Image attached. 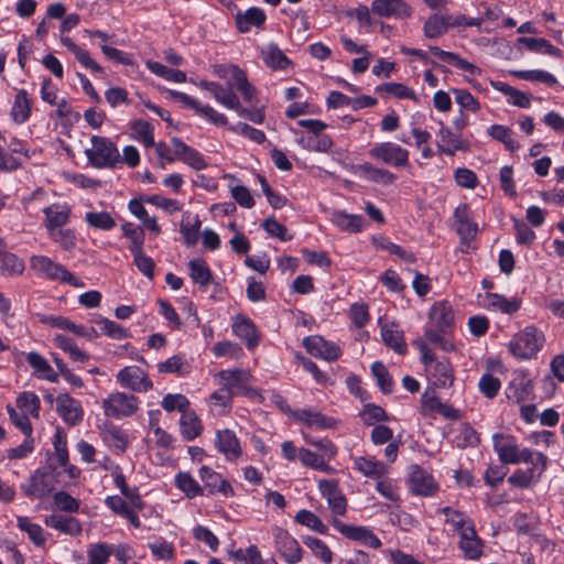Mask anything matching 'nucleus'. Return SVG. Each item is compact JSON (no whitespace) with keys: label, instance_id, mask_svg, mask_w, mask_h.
<instances>
[{"label":"nucleus","instance_id":"f257e3e1","mask_svg":"<svg viewBox=\"0 0 564 564\" xmlns=\"http://www.w3.org/2000/svg\"><path fill=\"white\" fill-rule=\"evenodd\" d=\"M414 345L421 352L422 361L427 367L434 386L438 388L451 387L454 381V375L448 360H436L426 341L422 338L414 340Z\"/></svg>","mask_w":564,"mask_h":564},{"label":"nucleus","instance_id":"f03ea898","mask_svg":"<svg viewBox=\"0 0 564 564\" xmlns=\"http://www.w3.org/2000/svg\"><path fill=\"white\" fill-rule=\"evenodd\" d=\"M544 344V335L533 326L517 333L509 343V351L518 359L527 360L535 357Z\"/></svg>","mask_w":564,"mask_h":564},{"label":"nucleus","instance_id":"7ed1b4c3","mask_svg":"<svg viewBox=\"0 0 564 564\" xmlns=\"http://www.w3.org/2000/svg\"><path fill=\"white\" fill-rule=\"evenodd\" d=\"M30 268L41 278L66 283L75 288L84 286V283L64 265L53 261L46 256H32L30 259Z\"/></svg>","mask_w":564,"mask_h":564},{"label":"nucleus","instance_id":"20e7f679","mask_svg":"<svg viewBox=\"0 0 564 564\" xmlns=\"http://www.w3.org/2000/svg\"><path fill=\"white\" fill-rule=\"evenodd\" d=\"M492 441L494 449L502 464L533 463L535 453L529 448L520 449L513 436L496 433Z\"/></svg>","mask_w":564,"mask_h":564},{"label":"nucleus","instance_id":"39448f33","mask_svg":"<svg viewBox=\"0 0 564 564\" xmlns=\"http://www.w3.org/2000/svg\"><path fill=\"white\" fill-rule=\"evenodd\" d=\"M88 162L97 169L115 167L120 163L118 148L109 139L94 135L91 148L85 151Z\"/></svg>","mask_w":564,"mask_h":564},{"label":"nucleus","instance_id":"423d86ee","mask_svg":"<svg viewBox=\"0 0 564 564\" xmlns=\"http://www.w3.org/2000/svg\"><path fill=\"white\" fill-rule=\"evenodd\" d=\"M139 405L138 397L120 391L112 392L102 400L105 416L113 420H122L134 415Z\"/></svg>","mask_w":564,"mask_h":564},{"label":"nucleus","instance_id":"0eeeda50","mask_svg":"<svg viewBox=\"0 0 564 564\" xmlns=\"http://www.w3.org/2000/svg\"><path fill=\"white\" fill-rule=\"evenodd\" d=\"M214 73L218 77L227 80V84L234 83L236 89L242 95L246 101H252L256 88L249 83L246 73L237 65H215Z\"/></svg>","mask_w":564,"mask_h":564},{"label":"nucleus","instance_id":"6e6552de","mask_svg":"<svg viewBox=\"0 0 564 564\" xmlns=\"http://www.w3.org/2000/svg\"><path fill=\"white\" fill-rule=\"evenodd\" d=\"M532 467L528 469H517L509 478L508 481L520 488H529L536 484L545 470L547 465V457L542 453H535L533 456Z\"/></svg>","mask_w":564,"mask_h":564},{"label":"nucleus","instance_id":"1a4fd4ad","mask_svg":"<svg viewBox=\"0 0 564 564\" xmlns=\"http://www.w3.org/2000/svg\"><path fill=\"white\" fill-rule=\"evenodd\" d=\"M369 155L384 164L405 166L409 163V151L393 142H382L369 150Z\"/></svg>","mask_w":564,"mask_h":564},{"label":"nucleus","instance_id":"9d476101","mask_svg":"<svg viewBox=\"0 0 564 564\" xmlns=\"http://www.w3.org/2000/svg\"><path fill=\"white\" fill-rule=\"evenodd\" d=\"M371 12L381 19L404 20L412 15L413 10L404 0H373Z\"/></svg>","mask_w":564,"mask_h":564},{"label":"nucleus","instance_id":"9b49d317","mask_svg":"<svg viewBox=\"0 0 564 564\" xmlns=\"http://www.w3.org/2000/svg\"><path fill=\"white\" fill-rule=\"evenodd\" d=\"M116 378L121 387L135 392H147L153 388V383L148 378V375L135 366L122 368Z\"/></svg>","mask_w":564,"mask_h":564},{"label":"nucleus","instance_id":"f8f14e48","mask_svg":"<svg viewBox=\"0 0 564 564\" xmlns=\"http://www.w3.org/2000/svg\"><path fill=\"white\" fill-rule=\"evenodd\" d=\"M333 525L349 540L357 541L371 549H379L382 545L380 539L366 527L346 524L337 519L333 520Z\"/></svg>","mask_w":564,"mask_h":564},{"label":"nucleus","instance_id":"ddd939ff","mask_svg":"<svg viewBox=\"0 0 564 564\" xmlns=\"http://www.w3.org/2000/svg\"><path fill=\"white\" fill-rule=\"evenodd\" d=\"M275 549L289 564L299 563L302 558V549L297 541L282 528L273 530Z\"/></svg>","mask_w":564,"mask_h":564},{"label":"nucleus","instance_id":"4468645a","mask_svg":"<svg viewBox=\"0 0 564 564\" xmlns=\"http://www.w3.org/2000/svg\"><path fill=\"white\" fill-rule=\"evenodd\" d=\"M218 384L224 387L232 397L248 389L251 376L243 369L221 370L216 376Z\"/></svg>","mask_w":564,"mask_h":564},{"label":"nucleus","instance_id":"2eb2a0df","mask_svg":"<svg viewBox=\"0 0 564 564\" xmlns=\"http://www.w3.org/2000/svg\"><path fill=\"white\" fill-rule=\"evenodd\" d=\"M56 411L63 421L69 426H76L84 419V410L78 400L68 393H61L56 397Z\"/></svg>","mask_w":564,"mask_h":564},{"label":"nucleus","instance_id":"dca6fc26","mask_svg":"<svg viewBox=\"0 0 564 564\" xmlns=\"http://www.w3.org/2000/svg\"><path fill=\"white\" fill-rule=\"evenodd\" d=\"M409 488L414 495L427 497L438 490V485L430 473L419 465H413L411 466Z\"/></svg>","mask_w":564,"mask_h":564},{"label":"nucleus","instance_id":"f3484780","mask_svg":"<svg viewBox=\"0 0 564 564\" xmlns=\"http://www.w3.org/2000/svg\"><path fill=\"white\" fill-rule=\"evenodd\" d=\"M303 346L310 355L327 361L338 359L341 354L340 348L336 344L327 341L318 335L305 337Z\"/></svg>","mask_w":564,"mask_h":564},{"label":"nucleus","instance_id":"a211bd4d","mask_svg":"<svg viewBox=\"0 0 564 564\" xmlns=\"http://www.w3.org/2000/svg\"><path fill=\"white\" fill-rule=\"evenodd\" d=\"M322 496L327 500L328 507L336 516H344L347 509V500L334 480L323 479L318 482Z\"/></svg>","mask_w":564,"mask_h":564},{"label":"nucleus","instance_id":"6ab92c4d","mask_svg":"<svg viewBox=\"0 0 564 564\" xmlns=\"http://www.w3.org/2000/svg\"><path fill=\"white\" fill-rule=\"evenodd\" d=\"M458 547L467 560L477 561L484 554V542L477 535L475 525H468L460 532Z\"/></svg>","mask_w":564,"mask_h":564},{"label":"nucleus","instance_id":"aec40b11","mask_svg":"<svg viewBox=\"0 0 564 564\" xmlns=\"http://www.w3.org/2000/svg\"><path fill=\"white\" fill-rule=\"evenodd\" d=\"M454 228L462 240H471L477 236L478 226L473 220L467 204H462L456 207L454 213Z\"/></svg>","mask_w":564,"mask_h":564},{"label":"nucleus","instance_id":"412c9836","mask_svg":"<svg viewBox=\"0 0 564 564\" xmlns=\"http://www.w3.org/2000/svg\"><path fill=\"white\" fill-rule=\"evenodd\" d=\"M199 477L210 495L221 494L225 497L234 496V488L223 476L207 466L199 469Z\"/></svg>","mask_w":564,"mask_h":564},{"label":"nucleus","instance_id":"4be33fe9","mask_svg":"<svg viewBox=\"0 0 564 564\" xmlns=\"http://www.w3.org/2000/svg\"><path fill=\"white\" fill-rule=\"evenodd\" d=\"M215 445L218 452L229 460H235L242 454L238 437L228 429L217 431Z\"/></svg>","mask_w":564,"mask_h":564},{"label":"nucleus","instance_id":"5701e85b","mask_svg":"<svg viewBox=\"0 0 564 564\" xmlns=\"http://www.w3.org/2000/svg\"><path fill=\"white\" fill-rule=\"evenodd\" d=\"M293 417L308 427L318 430L334 429L337 424L335 419L311 409L296 410L293 412Z\"/></svg>","mask_w":564,"mask_h":564},{"label":"nucleus","instance_id":"b1692460","mask_svg":"<svg viewBox=\"0 0 564 564\" xmlns=\"http://www.w3.org/2000/svg\"><path fill=\"white\" fill-rule=\"evenodd\" d=\"M532 393V380L524 371L517 372L507 389L508 398L520 403L529 400Z\"/></svg>","mask_w":564,"mask_h":564},{"label":"nucleus","instance_id":"393cba45","mask_svg":"<svg viewBox=\"0 0 564 564\" xmlns=\"http://www.w3.org/2000/svg\"><path fill=\"white\" fill-rule=\"evenodd\" d=\"M437 135L440 138L437 149L441 153L454 155L456 151H464L467 149L466 142L443 122L440 123Z\"/></svg>","mask_w":564,"mask_h":564},{"label":"nucleus","instance_id":"a878e982","mask_svg":"<svg viewBox=\"0 0 564 564\" xmlns=\"http://www.w3.org/2000/svg\"><path fill=\"white\" fill-rule=\"evenodd\" d=\"M232 332L237 337L246 341L249 349L258 346L259 335L257 333L256 325L250 318L243 315H237L234 318Z\"/></svg>","mask_w":564,"mask_h":564},{"label":"nucleus","instance_id":"bb28decb","mask_svg":"<svg viewBox=\"0 0 564 564\" xmlns=\"http://www.w3.org/2000/svg\"><path fill=\"white\" fill-rule=\"evenodd\" d=\"M430 317L433 325L444 334H447L454 325V312L447 302L434 304Z\"/></svg>","mask_w":564,"mask_h":564},{"label":"nucleus","instance_id":"cd10ccee","mask_svg":"<svg viewBox=\"0 0 564 564\" xmlns=\"http://www.w3.org/2000/svg\"><path fill=\"white\" fill-rule=\"evenodd\" d=\"M61 42L70 53L74 54L78 63L84 68H87L93 73H104V68L91 58L89 52L79 47L70 37L62 36Z\"/></svg>","mask_w":564,"mask_h":564},{"label":"nucleus","instance_id":"c85d7f7f","mask_svg":"<svg viewBox=\"0 0 564 564\" xmlns=\"http://www.w3.org/2000/svg\"><path fill=\"white\" fill-rule=\"evenodd\" d=\"M45 524L69 535H78L83 530L80 522L76 518L55 513L45 518Z\"/></svg>","mask_w":564,"mask_h":564},{"label":"nucleus","instance_id":"c756f323","mask_svg":"<svg viewBox=\"0 0 564 564\" xmlns=\"http://www.w3.org/2000/svg\"><path fill=\"white\" fill-rule=\"evenodd\" d=\"M381 337L383 343L398 354H404L406 344L402 330L394 323H384L381 326Z\"/></svg>","mask_w":564,"mask_h":564},{"label":"nucleus","instance_id":"7c9ffc66","mask_svg":"<svg viewBox=\"0 0 564 564\" xmlns=\"http://www.w3.org/2000/svg\"><path fill=\"white\" fill-rule=\"evenodd\" d=\"M356 170L361 177L377 184L390 185L395 181L393 173L384 169L376 167L368 162L359 164Z\"/></svg>","mask_w":564,"mask_h":564},{"label":"nucleus","instance_id":"2f4dec72","mask_svg":"<svg viewBox=\"0 0 564 564\" xmlns=\"http://www.w3.org/2000/svg\"><path fill=\"white\" fill-rule=\"evenodd\" d=\"M430 51L441 61L454 65L455 67L471 75H480L481 70L475 64L462 58L459 55L441 50L438 46H430Z\"/></svg>","mask_w":564,"mask_h":564},{"label":"nucleus","instance_id":"473e14b6","mask_svg":"<svg viewBox=\"0 0 564 564\" xmlns=\"http://www.w3.org/2000/svg\"><path fill=\"white\" fill-rule=\"evenodd\" d=\"M32 101L24 89H20L11 108V118L17 124H22L31 117Z\"/></svg>","mask_w":564,"mask_h":564},{"label":"nucleus","instance_id":"72a5a7b5","mask_svg":"<svg viewBox=\"0 0 564 564\" xmlns=\"http://www.w3.org/2000/svg\"><path fill=\"white\" fill-rule=\"evenodd\" d=\"M46 216L45 227L47 231L61 228L67 224L70 215V209L66 205L53 204L43 209Z\"/></svg>","mask_w":564,"mask_h":564},{"label":"nucleus","instance_id":"f704fd0d","mask_svg":"<svg viewBox=\"0 0 564 564\" xmlns=\"http://www.w3.org/2000/svg\"><path fill=\"white\" fill-rule=\"evenodd\" d=\"M332 221L340 230L349 232H360L365 228V218L361 215L347 214L337 210L333 214Z\"/></svg>","mask_w":564,"mask_h":564},{"label":"nucleus","instance_id":"c9c22d12","mask_svg":"<svg viewBox=\"0 0 564 564\" xmlns=\"http://www.w3.org/2000/svg\"><path fill=\"white\" fill-rule=\"evenodd\" d=\"M354 465L360 474L372 479H380L388 473V467L382 462L361 456L354 459Z\"/></svg>","mask_w":564,"mask_h":564},{"label":"nucleus","instance_id":"e433bc0d","mask_svg":"<svg viewBox=\"0 0 564 564\" xmlns=\"http://www.w3.org/2000/svg\"><path fill=\"white\" fill-rule=\"evenodd\" d=\"M449 30L447 14L430 15L423 24V33L427 39H438Z\"/></svg>","mask_w":564,"mask_h":564},{"label":"nucleus","instance_id":"4c0bfd02","mask_svg":"<svg viewBox=\"0 0 564 564\" xmlns=\"http://www.w3.org/2000/svg\"><path fill=\"white\" fill-rule=\"evenodd\" d=\"M265 21V14L260 8H250L243 14L236 15V24L241 33L249 32L251 26H260Z\"/></svg>","mask_w":564,"mask_h":564},{"label":"nucleus","instance_id":"58836bf2","mask_svg":"<svg viewBox=\"0 0 564 564\" xmlns=\"http://www.w3.org/2000/svg\"><path fill=\"white\" fill-rule=\"evenodd\" d=\"M484 305L489 310L500 311L505 314H512L519 310L520 301L516 299L508 300L498 293H487L485 295Z\"/></svg>","mask_w":564,"mask_h":564},{"label":"nucleus","instance_id":"ea45409f","mask_svg":"<svg viewBox=\"0 0 564 564\" xmlns=\"http://www.w3.org/2000/svg\"><path fill=\"white\" fill-rule=\"evenodd\" d=\"M130 129L134 140L147 148L154 145V129L148 121L142 119L133 120L130 123Z\"/></svg>","mask_w":564,"mask_h":564},{"label":"nucleus","instance_id":"a19ab883","mask_svg":"<svg viewBox=\"0 0 564 564\" xmlns=\"http://www.w3.org/2000/svg\"><path fill=\"white\" fill-rule=\"evenodd\" d=\"M182 436L192 441L197 437L202 432V423L198 416L193 411H184L180 421Z\"/></svg>","mask_w":564,"mask_h":564},{"label":"nucleus","instance_id":"79ce46f5","mask_svg":"<svg viewBox=\"0 0 564 564\" xmlns=\"http://www.w3.org/2000/svg\"><path fill=\"white\" fill-rule=\"evenodd\" d=\"M488 135L494 140L501 142L507 150L514 152L520 148V143L513 138V131L502 124H494L488 129Z\"/></svg>","mask_w":564,"mask_h":564},{"label":"nucleus","instance_id":"37998d69","mask_svg":"<svg viewBox=\"0 0 564 564\" xmlns=\"http://www.w3.org/2000/svg\"><path fill=\"white\" fill-rule=\"evenodd\" d=\"M440 512L445 516L446 523L451 524L459 534L460 532H464L468 525H475L473 520L463 511L451 507H444Z\"/></svg>","mask_w":564,"mask_h":564},{"label":"nucleus","instance_id":"c03bdc74","mask_svg":"<svg viewBox=\"0 0 564 564\" xmlns=\"http://www.w3.org/2000/svg\"><path fill=\"white\" fill-rule=\"evenodd\" d=\"M17 525L21 531L28 534L29 539L36 546H42L45 544L46 538L44 530L40 524L33 523L29 520V518L20 516L17 518Z\"/></svg>","mask_w":564,"mask_h":564},{"label":"nucleus","instance_id":"a18cd8bd","mask_svg":"<svg viewBox=\"0 0 564 564\" xmlns=\"http://www.w3.org/2000/svg\"><path fill=\"white\" fill-rule=\"evenodd\" d=\"M518 42L525 46L529 51L535 53L560 56V50L552 45L547 40L542 37H519Z\"/></svg>","mask_w":564,"mask_h":564},{"label":"nucleus","instance_id":"49530a36","mask_svg":"<svg viewBox=\"0 0 564 564\" xmlns=\"http://www.w3.org/2000/svg\"><path fill=\"white\" fill-rule=\"evenodd\" d=\"M147 67L153 74L173 83H185L187 79L186 74L183 70L169 68L159 62H147Z\"/></svg>","mask_w":564,"mask_h":564},{"label":"nucleus","instance_id":"de8ad7c7","mask_svg":"<svg viewBox=\"0 0 564 564\" xmlns=\"http://www.w3.org/2000/svg\"><path fill=\"white\" fill-rule=\"evenodd\" d=\"M54 344L63 351L67 352L74 361L85 362L88 360V355L80 350L74 340L65 335L58 334L53 338Z\"/></svg>","mask_w":564,"mask_h":564},{"label":"nucleus","instance_id":"09e8293b","mask_svg":"<svg viewBox=\"0 0 564 564\" xmlns=\"http://www.w3.org/2000/svg\"><path fill=\"white\" fill-rule=\"evenodd\" d=\"M113 480L121 494L127 498L128 503L132 509L142 510L144 508V502L139 495L138 489H130L126 482V477L121 473L115 474Z\"/></svg>","mask_w":564,"mask_h":564},{"label":"nucleus","instance_id":"8fccbe9b","mask_svg":"<svg viewBox=\"0 0 564 564\" xmlns=\"http://www.w3.org/2000/svg\"><path fill=\"white\" fill-rule=\"evenodd\" d=\"M95 322L100 326L102 334L112 339L121 340L131 337V333L128 328L106 317L98 316Z\"/></svg>","mask_w":564,"mask_h":564},{"label":"nucleus","instance_id":"3c124183","mask_svg":"<svg viewBox=\"0 0 564 564\" xmlns=\"http://www.w3.org/2000/svg\"><path fill=\"white\" fill-rule=\"evenodd\" d=\"M26 361L29 365L39 371L42 377L51 382H54L57 379L56 373L53 368L50 366L47 360L36 351H31L26 355Z\"/></svg>","mask_w":564,"mask_h":564},{"label":"nucleus","instance_id":"603ef678","mask_svg":"<svg viewBox=\"0 0 564 564\" xmlns=\"http://www.w3.org/2000/svg\"><path fill=\"white\" fill-rule=\"evenodd\" d=\"M262 54L264 63L273 69H285L290 64L285 54L274 44H270Z\"/></svg>","mask_w":564,"mask_h":564},{"label":"nucleus","instance_id":"864d4df0","mask_svg":"<svg viewBox=\"0 0 564 564\" xmlns=\"http://www.w3.org/2000/svg\"><path fill=\"white\" fill-rule=\"evenodd\" d=\"M192 280L203 288H206L212 279V272L206 262L202 259L191 260L188 263Z\"/></svg>","mask_w":564,"mask_h":564},{"label":"nucleus","instance_id":"5fc2aeb1","mask_svg":"<svg viewBox=\"0 0 564 564\" xmlns=\"http://www.w3.org/2000/svg\"><path fill=\"white\" fill-rule=\"evenodd\" d=\"M299 458L301 463L307 467H311L313 469L322 470L328 474L334 473V468H332L323 458V456L317 455L316 453L306 449L301 448L299 451Z\"/></svg>","mask_w":564,"mask_h":564},{"label":"nucleus","instance_id":"6e6d98bb","mask_svg":"<svg viewBox=\"0 0 564 564\" xmlns=\"http://www.w3.org/2000/svg\"><path fill=\"white\" fill-rule=\"evenodd\" d=\"M86 223L94 229L111 230L116 226L115 218L108 212H88Z\"/></svg>","mask_w":564,"mask_h":564},{"label":"nucleus","instance_id":"4d7b16f0","mask_svg":"<svg viewBox=\"0 0 564 564\" xmlns=\"http://www.w3.org/2000/svg\"><path fill=\"white\" fill-rule=\"evenodd\" d=\"M175 485L188 498L203 495V488L188 473H178L175 476Z\"/></svg>","mask_w":564,"mask_h":564},{"label":"nucleus","instance_id":"13d9d810","mask_svg":"<svg viewBox=\"0 0 564 564\" xmlns=\"http://www.w3.org/2000/svg\"><path fill=\"white\" fill-rule=\"evenodd\" d=\"M113 553V546L104 542L88 546L87 555L89 564H106Z\"/></svg>","mask_w":564,"mask_h":564},{"label":"nucleus","instance_id":"bf43d9fd","mask_svg":"<svg viewBox=\"0 0 564 564\" xmlns=\"http://www.w3.org/2000/svg\"><path fill=\"white\" fill-rule=\"evenodd\" d=\"M40 405V398L34 392H23L17 398V406L24 414H31L34 417H39Z\"/></svg>","mask_w":564,"mask_h":564},{"label":"nucleus","instance_id":"052dcab7","mask_svg":"<svg viewBox=\"0 0 564 564\" xmlns=\"http://www.w3.org/2000/svg\"><path fill=\"white\" fill-rule=\"evenodd\" d=\"M303 543L324 563L328 564L333 561L332 551L322 540L308 535L303 538Z\"/></svg>","mask_w":564,"mask_h":564},{"label":"nucleus","instance_id":"680f3d73","mask_svg":"<svg viewBox=\"0 0 564 564\" xmlns=\"http://www.w3.org/2000/svg\"><path fill=\"white\" fill-rule=\"evenodd\" d=\"M295 521L302 525H305L314 531L326 534L327 527L323 523V521L312 511L308 510H300L295 516Z\"/></svg>","mask_w":564,"mask_h":564},{"label":"nucleus","instance_id":"e2e57ef3","mask_svg":"<svg viewBox=\"0 0 564 564\" xmlns=\"http://www.w3.org/2000/svg\"><path fill=\"white\" fill-rule=\"evenodd\" d=\"M371 372L377 380L378 387L380 388V390L383 393L392 392V387H393L392 378L389 375L386 366L382 362H380V361L373 362L371 365Z\"/></svg>","mask_w":564,"mask_h":564},{"label":"nucleus","instance_id":"0e129e2a","mask_svg":"<svg viewBox=\"0 0 564 564\" xmlns=\"http://www.w3.org/2000/svg\"><path fill=\"white\" fill-rule=\"evenodd\" d=\"M362 416L366 425H376V423L387 422L390 420L389 414L383 408L372 403L364 406Z\"/></svg>","mask_w":564,"mask_h":564},{"label":"nucleus","instance_id":"69168bd1","mask_svg":"<svg viewBox=\"0 0 564 564\" xmlns=\"http://www.w3.org/2000/svg\"><path fill=\"white\" fill-rule=\"evenodd\" d=\"M131 253L138 270L142 272L148 279L153 280L155 268L153 259L143 253V248L132 251Z\"/></svg>","mask_w":564,"mask_h":564},{"label":"nucleus","instance_id":"338daca9","mask_svg":"<svg viewBox=\"0 0 564 564\" xmlns=\"http://www.w3.org/2000/svg\"><path fill=\"white\" fill-rule=\"evenodd\" d=\"M123 235L130 239V251H135L143 248L144 232L140 227H135L131 223H126L121 226Z\"/></svg>","mask_w":564,"mask_h":564},{"label":"nucleus","instance_id":"774afa93","mask_svg":"<svg viewBox=\"0 0 564 564\" xmlns=\"http://www.w3.org/2000/svg\"><path fill=\"white\" fill-rule=\"evenodd\" d=\"M50 238L58 243L64 250H69L75 246L76 237L72 229L56 228L47 231Z\"/></svg>","mask_w":564,"mask_h":564}]
</instances>
